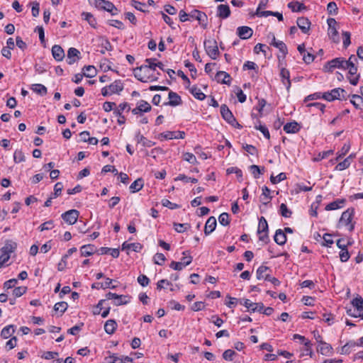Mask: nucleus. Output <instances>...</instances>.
Masks as SVG:
<instances>
[{
  "label": "nucleus",
  "mask_w": 363,
  "mask_h": 363,
  "mask_svg": "<svg viewBox=\"0 0 363 363\" xmlns=\"http://www.w3.org/2000/svg\"><path fill=\"white\" fill-rule=\"evenodd\" d=\"M345 203H346L345 199H336L334 201L328 203L325 206V209L326 211H334V210L340 209V208H342L345 206Z\"/></svg>",
  "instance_id": "18"
},
{
  "label": "nucleus",
  "mask_w": 363,
  "mask_h": 363,
  "mask_svg": "<svg viewBox=\"0 0 363 363\" xmlns=\"http://www.w3.org/2000/svg\"><path fill=\"white\" fill-rule=\"evenodd\" d=\"M174 228L178 233H184L190 228L189 223H174Z\"/></svg>",
  "instance_id": "48"
},
{
  "label": "nucleus",
  "mask_w": 363,
  "mask_h": 363,
  "mask_svg": "<svg viewBox=\"0 0 363 363\" xmlns=\"http://www.w3.org/2000/svg\"><path fill=\"white\" fill-rule=\"evenodd\" d=\"M79 215V212L77 210L72 209L62 213L61 217L68 224L73 225L77 222Z\"/></svg>",
  "instance_id": "11"
},
{
  "label": "nucleus",
  "mask_w": 363,
  "mask_h": 363,
  "mask_svg": "<svg viewBox=\"0 0 363 363\" xmlns=\"http://www.w3.org/2000/svg\"><path fill=\"white\" fill-rule=\"evenodd\" d=\"M144 185L143 179L139 178L134 181L130 186V191L132 193H136L139 191Z\"/></svg>",
  "instance_id": "36"
},
{
  "label": "nucleus",
  "mask_w": 363,
  "mask_h": 363,
  "mask_svg": "<svg viewBox=\"0 0 363 363\" xmlns=\"http://www.w3.org/2000/svg\"><path fill=\"white\" fill-rule=\"evenodd\" d=\"M288 6L289 9H291L292 11H300L302 9V8L304 7L303 4H301L298 1L290 2L288 4Z\"/></svg>",
  "instance_id": "62"
},
{
  "label": "nucleus",
  "mask_w": 363,
  "mask_h": 363,
  "mask_svg": "<svg viewBox=\"0 0 363 363\" xmlns=\"http://www.w3.org/2000/svg\"><path fill=\"white\" fill-rule=\"evenodd\" d=\"M176 181H183L186 183L191 182V183H197L198 179L196 178L189 177L184 174H179L177 177L175 178Z\"/></svg>",
  "instance_id": "56"
},
{
  "label": "nucleus",
  "mask_w": 363,
  "mask_h": 363,
  "mask_svg": "<svg viewBox=\"0 0 363 363\" xmlns=\"http://www.w3.org/2000/svg\"><path fill=\"white\" fill-rule=\"evenodd\" d=\"M279 211L281 215L285 218H289L292 214V212L287 208V206L285 203H281L280 205Z\"/></svg>",
  "instance_id": "54"
},
{
  "label": "nucleus",
  "mask_w": 363,
  "mask_h": 363,
  "mask_svg": "<svg viewBox=\"0 0 363 363\" xmlns=\"http://www.w3.org/2000/svg\"><path fill=\"white\" fill-rule=\"evenodd\" d=\"M241 305L245 306L252 312H262L264 309V304L262 303H253L249 299H242L240 301Z\"/></svg>",
  "instance_id": "12"
},
{
  "label": "nucleus",
  "mask_w": 363,
  "mask_h": 363,
  "mask_svg": "<svg viewBox=\"0 0 363 363\" xmlns=\"http://www.w3.org/2000/svg\"><path fill=\"white\" fill-rule=\"evenodd\" d=\"M137 106L138 107L140 111L142 112V113L148 112L151 110V106L150 105V104L144 100L140 101L138 103Z\"/></svg>",
  "instance_id": "45"
},
{
  "label": "nucleus",
  "mask_w": 363,
  "mask_h": 363,
  "mask_svg": "<svg viewBox=\"0 0 363 363\" xmlns=\"http://www.w3.org/2000/svg\"><path fill=\"white\" fill-rule=\"evenodd\" d=\"M352 304L357 312L363 308V298L361 296L357 297L352 301Z\"/></svg>",
  "instance_id": "53"
},
{
  "label": "nucleus",
  "mask_w": 363,
  "mask_h": 363,
  "mask_svg": "<svg viewBox=\"0 0 363 363\" xmlns=\"http://www.w3.org/2000/svg\"><path fill=\"white\" fill-rule=\"evenodd\" d=\"M230 15V7L227 4H220L217 8V16L221 18H227Z\"/></svg>",
  "instance_id": "22"
},
{
  "label": "nucleus",
  "mask_w": 363,
  "mask_h": 363,
  "mask_svg": "<svg viewBox=\"0 0 363 363\" xmlns=\"http://www.w3.org/2000/svg\"><path fill=\"white\" fill-rule=\"evenodd\" d=\"M136 137L138 142L141 143L145 147H150L155 145L154 142L147 139L145 137L140 135V133H138Z\"/></svg>",
  "instance_id": "43"
},
{
  "label": "nucleus",
  "mask_w": 363,
  "mask_h": 363,
  "mask_svg": "<svg viewBox=\"0 0 363 363\" xmlns=\"http://www.w3.org/2000/svg\"><path fill=\"white\" fill-rule=\"evenodd\" d=\"M356 342L351 340L347 342L345 345H343L340 349V354H347L351 352L353 348L356 347Z\"/></svg>",
  "instance_id": "34"
},
{
  "label": "nucleus",
  "mask_w": 363,
  "mask_h": 363,
  "mask_svg": "<svg viewBox=\"0 0 363 363\" xmlns=\"http://www.w3.org/2000/svg\"><path fill=\"white\" fill-rule=\"evenodd\" d=\"M17 245L15 242L11 240L7 241L4 246L0 250V268H1L5 263H6L10 257L11 254L14 252Z\"/></svg>",
  "instance_id": "1"
},
{
  "label": "nucleus",
  "mask_w": 363,
  "mask_h": 363,
  "mask_svg": "<svg viewBox=\"0 0 363 363\" xmlns=\"http://www.w3.org/2000/svg\"><path fill=\"white\" fill-rule=\"evenodd\" d=\"M14 332H15V330H14L13 325H7L2 329L1 332V336L4 339H7V338L10 337L13 334Z\"/></svg>",
  "instance_id": "40"
},
{
  "label": "nucleus",
  "mask_w": 363,
  "mask_h": 363,
  "mask_svg": "<svg viewBox=\"0 0 363 363\" xmlns=\"http://www.w3.org/2000/svg\"><path fill=\"white\" fill-rule=\"evenodd\" d=\"M13 160L16 163L24 162L26 157L21 150H16L13 153Z\"/></svg>",
  "instance_id": "44"
},
{
  "label": "nucleus",
  "mask_w": 363,
  "mask_h": 363,
  "mask_svg": "<svg viewBox=\"0 0 363 363\" xmlns=\"http://www.w3.org/2000/svg\"><path fill=\"white\" fill-rule=\"evenodd\" d=\"M304 348L301 350V357L305 356V355H309L311 357H313V352L312 350V343L311 342H306L305 344H303Z\"/></svg>",
  "instance_id": "42"
},
{
  "label": "nucleus",
  "mask_w": 363,
  "mask_h": 363,
  "mask_svg": "<svg viewBox=\"0 0 363 363\" xmlns=\"http://www.w3.org/2000/svg\"><path fill=\"white\" fill-rule=\"evenodd\" d=\"M80 54L79 51L74 48H70L67 52V63L69 65L74 64L78 59V55Z\"/></svg>",
  "instance_id": "25"
},
{
  "label": "nucleus",
  "mask_w": 363,
  "mask_h": 363,
  "mask_svg": "<svg viewBox=\"0 0 363 363\" xmlns=\"http://www.w3.org/2000/svg\"><path fill=\"white\" fill-rule=\"evenodd\" d=\"M133 73L135 77L142 82H155L158 79L157 76L153 74L150 75L147 73L146 66L141 65L139 67L135 68Z\"/></svg>",
  "instance_id": "2"
},
{
  "label": "nucleus",
  "mask_w": 363,
  "mask_h": 363,
  "mask_svg": "<svg viewBox=\"0 0 363 363\" xmlns=\"http://www.w3.org/2000/svg\"><path fill=\"white\" fill-rule=\"evenodd\" d=\"M344 69H348V79L351 84L352 85H357L359 79V74H357V67L355 65L352 66H345Z\"/></svg>",
  "instance_id": "14"
},
{
  "label": "nucleus",
  "mask_w": 363,
  "mask_h": 363,
  "mask_svg": "<svg viewBox=\"0 0 363 363\" xmlns=\"http://www.w3.org/2000/svg\"><path fill=\"white\" fill-rule=\"evenodd\" d=\"M52 55L57 61H62L65 57V52L61 46L55 45L52 48Z\"/></svg>",
  "instance_id": "24"
},
{
  "label": "nucleus",
  "mask_w": 363,
  "mask_h": 363,
  "mask_svg": "<svg viewBox=\"0 0 363 363\" xmlns=\"http://www.w3.org/2000/svg\"><path fill=\"white\" fill-rule=\"evenodd\" d=\"M271 191L267 186L262 187V194L260 197V200L263 204L268 203L272 199V196H270Z\"/></svg>",
  "instance_id": "37"
},
{
  "label": "nucleus",
  "mask_w": 363,
  "mask_h": 363,
  "mask_svg": "<svg viewBox=\"0 0 363 363\" xmlns=\"http://www.w3.org/2000/svg\"><path fill=\"white\" fill-rule=\"evenodd\" d=\"M351 163L349 162V160L346 158L342 161L339 162L336 167L335 169L338 171H342L347 169L350 166Z\"/></svg>",
  "instance_id": "58"
},
{
  "label": "nucleus",
  "mask_w": 363,
  "mask_h": 363,
  "mask_svg": "<svg viewBox=\"0 0 363 363\" xmlns=\"http://www.w3.org/2000/svg\"><path fill=\"white\" fill-rule=\"evenodd\" d=\"M351 34L348 31L342 32V38H343V47L347 48L351 43L350 40Z\"/></svg>",
  "instance_id": "63"
},
{
  "label": "nucleus",
  "mask_w": 363,
  "mask_h": 363,
  "mask_svg": "<svg viewBox=\"0 0 363 363\" xmlns=\"http://www.w3.org/2000/svg\"><path fill=\"white\" fill-rule=\"evenodd\" d=\"M268 271H270L269 267H268L267 266H264V265L260 266L257 269V272H256L257 279L259 280H260V279L266 280V279H268L269 275L267 273Z\"/></svg>",
  "instance_id": "29"
},
{
  "label": "nucleus",
  "mask_w": 363,
  "mask_h": 363,
  "mask_svg": "<svg viewBox=\"0 0 363 363\" xmlns=\"http://www.w3.org/2000/svg\"><path fill=\"white\" fill-rule=\"evenodd\" d=\"M345 91L343 89L341 88H335L332 89L330 91H327L323 94L322 99L332 101L335 99H341V94H344Z\"/></svg>",
  "instance_id": "10"
},
{
  "label": "nucleus",
  "mask_w": 363,
  "mask_h": 363,
  "mask_svg": "<svg viewBox=\"0 0 363 363\" xmlns=\"http://www.w3.org/2000/svg\"><path fill=\"white\" fill-rule=\"evenodd\" d=\"M169 102L166 103V105H169L171 106H179L182 104V101L180 97L176 92H174L172 91H170L169 92Z\"/></svg>",
  "instance_id": "21"
},
{
  "label": "nucleus",
  "mask_w": 363,
  "mask_h": 363,
  "mask_svg": "<svg viewBox=\"0 0 363 363\" xmlns=\"http://www.w3.org/2000/svg\"><path fill=\"white\" fill-rule=\"evenodd\" d=\"M237 33L241 39H248L251 38L253 30L248 26H240L237 29Z\"/></svg>",
  "instance_id": "17"
},
{
  "label": "nucleus",
  "mask_w": 363,
  "mask_h": 363,
  "mask_svg": "<svg viewBox=\"0 0 363 363\" xmlns=\"http://www.w3.org/2000/svg\"><path fill=\"white\" fill-rule=\"evenodd\" d=\"M107 363H122V356H118L116 354H112L106 357Z\"/></svg>",
  "instance_id": "50"
},
{
  "label": "nucleus",
  "mask_w": 363,
  "mask_h": 363,
  "mask_svg": "<svg viewBox=\"0 0 363 363\" xmlns=\"http://www.w3.org/2000/svg\"><path fill=\"white\" fill-rule=\"evenodd\" d=\"M218 221L220 225L227 226L230 223L229 215L227 213H222L218 217Z\"/></svg>",
  "instance_id": "55"
},
{
  "label": "nucleus",
  "mask_w": 363,
  "mask_h": 363,
  "mask_svg": "<svg viewBox=\"0 0 363 363\" xmlns=\"http://www.w3.org/2000/svg\"><path fill=\"white\" fill-rule=\"evenodd\" d=\"M96 250V247L94 245H84L81 247L80 252L83 257H88L92 255Z\"/></svg>",
  "instance_id": "28"
},
{
  "label": "nucleus",
  "mask_w": 363,
  "mask_h": 363,
  "mask_svg": "<svg viewBox=\"0 0 363 363\" xmlns=\"http://www.w3.org/2000/svg\"><path fill=\"white\" fill-rule=\"evenodd\" d=\"M280 77L282 84L286 86L287 91H289L291 84L289 71L284 67H281L280 70Z\"/></svg>",
  "instance_id": "16"
},
{
  "label": "nucleus",
  "mask_w": 363,
  "mask_h": 363,
  "mask_svg": "<svg viewBox=\"0 0 363 363\" xmlns=\"http://www.w3.org/2000/svg\"><path fill=\"white\" fill-rule=\"evenodd\" d=\"M96 6L108 12H110L113 16L116 15L118 13V9L110 1L106 0H98L96 3Z\"/></svg>",
  "instance_id": "13"
},
{
  "label": "nucleus",
  "mask_w": 363,
  "mask_h": 363,
  "mask_svg": "<svg viewBox=\"0 0 363 363\" xmlns=\"http://www.w3.org/2000/svg\"><path fill=\"white\" fill-rule=\"evenodd\" d=\"M155 60H156L154 58H147L145 60V62L147 63V65H143V66L147 67V73H149L150 69H152L153 71L155 70V69L157 67V62H155Z\"/></svg>",
  "instance_id": "52"
},
{
  "label": "nucleus",
  "mask_w": 363,
  "mask_h": 363,
  "mask_svg": "<svg viewBox=\"0 0 363 363\" xmlns=\"http://www.w3.org/2000/svg\"><path fill=\"white\" fill-rule=\"evenodd\" d=\"M106 298L108 300H112V303L116 306L125 305L130 301V296L125 295H118L112 292L107 293L106 294Z\"/></svg>",
  "instance_id": "5"
},
{
  "label": "nucleus",
  "mask_w": 363,
  "mask_h": 363,
  "mask_svg": "<svg viewBox=\"0 0 363 363\" xmlns=\"http://www.w3.org/2000/svg\"><path fill=\"white\" fill-rule=\"evenodd\" d=\"M154 262L158 265H162L165 260V256L162 253H156L153 257Z\"/></svg>",
  "instance_id": "57"
},
{
  "label": "nucleus",
  "mask_w": 363,
  "mask_h": 363,
  "mask_svg": "<svg viewBox=\"0 0 363 363\" xmlns=\"http://www.w3.org/2000/svg\"><path fill=\"white\" fill-rule=\"evenodd\" d=\"M274 240L279 245H283L286 242V236L281 229H278L275 232Z\"/></svg>",
  "instance_id": "27"
},
{
  "label": "nucleus",
  "mask_w": 363,
  "mask_h": 363,
  "mask_svg": "<svg viewBox=\"0 0 363 363\" xmlns=\"http://www.w3.org/2000/svg\"><path fill=\"white\" fill-rule=\"evenodd\" d=\"M30 89L36 93L37 94H39L40 96H45L48 93L47 88L41 84H32L30 86Z\"/></svg>",
  "instance_id": "33"
},
{
  "label": "nucleus",
  "mask_w": 363,
  "mask_h": 363,
  "mask_svg": "<svg viewBox=\"0 0 363 363\" xmlns=\"http://www.w3.org/2000/svg\"><path fill=\"white\" fill-rule=\"evenodd\" d=\"M191 94L197 99L203 101L206 98V95L201 91V90L197 86H192L190 89Z\"/></svg>",
  "instance_id": "41"
},
{
  "label": "nucleus",
  "mask_w": 363,
  "mask_h": 363,
  "mask_svg": "<svg viewBox=\"0 0 363 363\" xmlns=\"http://www.w3.org/2000/svg\"><path fill=\"white\" fill-rule=\"evenodd\" d=\"M354 211L353 208H347L345 211L342 213V216L339 220V225H345L348 227V230L351 232L354 228V223H352V220L354 216Z\"/></svg>",
  "instance_id": "4"
},
{
  "label": "nucleus",
  "mask_w": 363,
  "mask_h": 363,
  "mask_svg": "<svg viewBox=\"0 0 363 363\" xmlns=\"http://www.w3.org/2000/svg\"><path fill=\"white\" fill-rule=\"evenodd\" d=\"M317 350L323 355H329L333 352V347L330 344L323 341L322 343L319 344Z\"/></svg>",
  "instance_id": "31"
},
{
  "label": "nucleus",
  "mask_w": 363,
  "mask_h": 363,
  "mask_svg": "<svg viewBox=\"0 0 363 363\" xmlns=\"http://www.w3.org/2000/svg\"><path fill=\"white\" fill-rule=\"evenodd\" d=\"M220 113L223 119L226 121L229 124L233 126H240V124L236 121V119L233 116L232 112L225 104H223L220 106Z\"/></svg>",
  "instance_id": "9"
},
{
  "label": "nucleus",
  "mask_w": 363,
  "mask_h": 363,
  "mask_svg": "<svg viewBox=\"0 0 363 363\" xmlns=\"http://www.w3.org/2000/svg\"><path fill=\"white\" fill-rule=\"evenodd\" d=\"M125 109H127L128 111H130V107L129 104L128 103L120 104L119 106H118V108L113 111V113L116 116H121V115H123L122 114L123 111H125Z\"/></svg>",
  "instance_id": "47"
},
{
  "label": "nucleus",
  "mask_w": 363,
  "mask_h": 363,
  "mask_svg": "<svg viewBox=\"0 0 363 363\" xmlns=\"http://www.w3.org/2000/svg\"><path fill=\"white\" fill-rule=\"evenodd\" d=\"M68 304L65 301L58 302L55 304L54 310L56 312H60L62 315L67 308Z\"/></svg>",
  "instance_id": "46"
},
{
  "label": "nucleus",
  "mask_w": 363,
  "mask_h": 363,
  "mask_svg": "<svg viewBox=\"0 0 363 363\" xmlns=\"http://www.w3.org/2000/svg\"><path fill=\"white\" fill-rule=\"evenodd\" d=\"M82 71L86 77L92 78L96 74V69L93 65L84 66Z\"/></svg>",
  "instance_id": "39"
},
{
  "label": "nucleus",
  "mask_w": 363,
  "mask_h": 363,
  "mask_svg": "<svg viewBox=\"0 0 363 363\" xmlns=\"http://www.w3.org/2000/svg\"><path fill=\"white\" fill-rule=\"evenodd\" d=\"M108 89L111 94H118L123 89V84L121 81H115L113 83L108 86Z\"/></svg>",
  "instance_id": "38"
},
{
  "label": "nucleus",
  "mask_w": 363,
  "mask_h": 363,
  "mask_svg": "<svg viewBox=\"0 0 363 363\" xmlns=\"http://www.w3.org/2000/svg\"><path fill=\"white\" fill-rule=\"evenodd\" d=\"M346 65L347 64L345 62V59L343 57H337L328 61L324 65L323 69L325 72H333L336 68L344 69Z\"/></svg>",
  "instance_id": "7"
},
{
  "label": "nucleus",
  "mask_w": 363,
  "mask_h": 363,
  "mask_svg": "<svg viewBox=\"0 0 363 363\" xmlns=\"http://www.w3.org/2000/svg\"><path fill=\"white\" fill-rule=\"evenodd\" d=\"M26 290H27V288L25 287V286L16 287L13 290V295L16 298L20 297V296H21L22 295H23L26 292Z\"/></svg>",
  "instance_id": "64"
},
{
  "label": "nucleus",
  "mask_w": 363,
  "mask_h": 363,
  "mask_svg": "<svg viewBox=\"0 0 363 363\" xmlns=\"http://www.w3.org/2000/svg\"><path fill=\"white\" fill-rule=\"evenodd\" d=\"M189 16L191 18L196 19L199 21V24L203 28H207V16L205 13L201 12L199 10H194L189 13Z\"/></svg>",
  "instance_id": "15"
},
{
  "label": "nucleus",
  "mask_w": 363,
  "mask_h": 363,
  "mask_svg": "<svg viewBox=\"0 0 363 363\" xmlns=\"http://www.w3.org/2000/svg\"><path fill=\"white\" fill-rule=\"evenodd\" d=\"M350 102L354 105V106L356 108H359V105L361 103L363 102V100L360 96L354 94L352 96V99L350 100Z\"/></svg>",
  "instance_id": "61"
},
{
  "label": "nucleus",
  "mask_w": 363,
  "mask_h": 363,
  "mask_svg": "<svg viewBox=\"0 0 363 363\" xmlns=\"http://www.w3.org/2000/svg\"><path fill=\"white\" fill-rule=\"evenodd\" d=\"M327 23L328 25V34L330 38L334 42V43H338L339 42V36H338V32L337 29V21L335 18H330L327 20Z\"/></svg>",
  "instance_id": "8"
},
{
  "label": "nucleus",
  "mask_w": 363,
  "mask_h": 363,
  "mask_svg": "<svg viewBox=\"0 0 363 363\" xmlns=\"http://www.w3.org/2000/svg\"><path fill=\"white\" fill-rule=\"evenodd\" d=\"M204 48L207 55L213 60H216L219 55L217 42L213 39L206 40Z\"/></svg>",
  "instance_id": "6"
},
{
  "label": "nucleus",
  "mask_w": 363,
  "mask_h": 363,
  "mask_svg": "<svg viewBox=\"0 0 363 363\" xmlns=\"http://www.w3.org/2000/svg\"><path fill=\"white\" fill-rule=\"evenodd\" d=\"M297 26L303 33H307L310 30L311 22L307 18L300 17L297 19Z\"/></svg>",
  "instance_id": "19"
},
{
  "label": "nucleus",
  "mask_w": 363,
  "mask_h": 363,
  "mask_svg": "<svg viewBox=\"0 0 363 363\" xmlns=\"http://www.w3.org/2000/svg\"><path fill=\"white\" fill-rule=\"evenodd\" d=\"M216 225L217 223L215 217L211 216L208 218L205 225L204 233L206 235L211 234L216 229Z\"/></svg>",
  "instance_id": "20"
},
{
  "label": "nucleus",
  "mask_w": 363,
  "mask_h": 363,
  "mask_svg": "<svg viewBox=\"0 0 363 363\" xmlns=\"http://www.w3.org/2000/svg\"><path fill=\"white\" fill-rule=\"evenodd\" d=\"M117 327V323L114 320H108L104 325V330L108 334H113Z\"/></svg>",
  "instance_id": "35"
},
{
  "label": "nucleus",
  "mask_w": 363,
  "mask_h": 363,
  "mask_svg": "<svg viewBox=\"0 0 363 363\" xmlns=\"http://www.w3.org/2000/svg\"><path fill=\"white\" fill-rule=\"evenodd\" d=\"M300 128V125L296 121L287 123L283 128L286 133H296L299 131Z\"/></svg>",
  "instance_id": "23"
},
{
  "label": "nucleus",
  "mask_w": 363,
  "mask_h": 363,
  "mask_svg": "<svg viewBox=\"0 0 363 363\" xmlns=\"http://www.w3.org/2000/svg\"><path fill=\"white\" fill-rule=\"evenodd\" d=\"M184 257L182 258L181 262L183 263V264L186 267L189 264H190L193 260L192 257L190 255L189 251H184L183 252Z\"/></svg>",
  "instance_id": "51"
},
{
  "label": "nucleus",
  "mask_w": 363,
  "mask_h": 363,
  "mask_svg": "<svg viewBox=\"0 0 363 363\" xmlns=\"http://www.w3.org/2000/svg\"><path fill=\"white\" fill-rule=\"evenodd\" d=\"M216 80L218 82L224 84H230V76L227 72L224 71L218 72L216 76Z\"/></svg>",
  "instance_id": "26"
},
{
  "label": "nucleus",
  "mask_w": 363,
  "mask_h": 363,
  "mask_svg": "<svg viewBox=\"0 0 363 363\" xmlns=\"http://www.w3.org/2000/svg\"><path fill=\"white\" fill-rule=\"evenodd\" d=\"M82 16H84V18L88 21L89 25L92 27H95L96 24V19L93 16V15L90 13H83Z\"/></svg>",
  "instance_id": "59"
},
{
  "label": "nucleus",
  "mask_w": 363,
  "mask_h": 363,
  "mask_svg": "<svg viewBox=\"0 0 363 363\" xmlns=\"http://www.w3.org/2000/svg\"><path fill=\"white\" fill-rule=\"evenodd\" d=\"M275 48H278L279 52L282 54L281 56L278 55L277 57L280 62L281 57L282 58V60H284L288 53L287 47L283 41L278 40V43H275Z\"/></svg>",
  "instance_id": "32"
},
{
  "label": "nucleus",
  "mask_w": 363,
  "mask_h": 363,
  "mask_svg": "<svg viewBox=\"0 0 363 363\" xmlns=\"http://www.w3.org/2000/svg\"><path fill=\"white\" fill-rule=\"evenodd\" d=\"M286 179V174L284 172L279 174L276 177L271 176V177H270V180L272 184H277L281 181L285 180Z\"/></svg>",
  "instance_id": "60"
},
{
  "label": "nucleus",
  "mask_w": 363,
  "mask_h": 363,
  "mask_svg": "<svg viewBox=\"0 0 363 363\" xmlns=\"http://www.w3.org/2000/svg\"><path fill=\"white\" fill-rule=\"evenodd\" d=\"M350 145L349 144H344L341 150L337 153V156L335 159L336 161L342 159L350 150Z\"/></svg>",
  "instance_id": "49"
},
{
  "label": "nucleus",
  "mask_w": 363,
  "mask_h": 363,
  "mask_svg": "<svg viewBox=\"0 0 363 363\" xmlns=\"http://www.w3.org/2000/svg\"><path fill=\"white\" fill-rule=\"evenodd\" d=\"M257 233L259 235V240L260 241L265 244L269 241L268 235V223L267 220L263 216L259 219Z\"/></svg>",
  "instance_id": "3"
},
{
  "label": "nucleus",
  "mask_w": 363,
  "mask_h": 363,
  "mask_svg": "<svg viewBox=\"0 0 363 363\" xmlns=\"http://www.w3.org/2000/svg\"><path fill=\"white\" fill-rule=\"evenodd\" d=\"M141 249L142 245L138 242L128 243L127 242H125L122 245L123 250L140 252Z\"/></svg>",
  "instance_id": "30"
}]
</instances>
